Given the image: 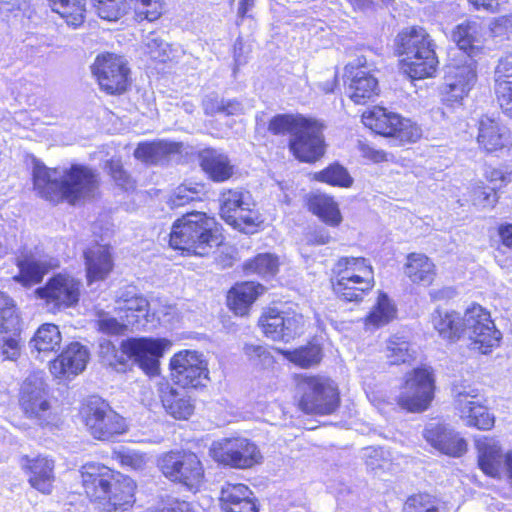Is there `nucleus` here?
Returning a JSON list of instances; mask_svg holds the SVG:
<instances>
[{
  "instance_id": "f257e3e1",
  "label": "nucleus",
  "mask_w": 512,
  "mask_h": 512,
  "mask_svg": "<svg viewBox=\"0 0 512 512\" xmlns=\"http://www.w3.org/2000/svg\"><path fill=\"white\" fill-rule=\"evenodd\" d=\"M33 189L39 197L53 205H81L99 194L100 177L96 169L85 164H71L62 174L57 168L35 163Z\"/></svg>"
},
{
  "instance_id": "f03ea898",
  "label": "nucleus",
  "mask_w": 512,
  "mask_h": 512,
  "mask_svg": "<svg viewBox=\"0 0 512 512\" xmlns=\"http://www.w3.org/2000/svg\"><path fill=\"white\" fill-rule=\"evenodd\" d=\"M324 123L301 113H279L270 118L267 130L275 136L290 134L288 149L300 163L315 164L327 152Z\"/></svg>"
},
{
  "instance_id": "7ed1b4c3",
  "label": "nucleus",
  "mask_w": 512,
  "mask_h": 512,
  "mask_svg": "<svg viewBox=\"0 0 512 512\" xmlns=\"http://www.w3.org/2000/svg\"><path fill=\"white\" fill-rule=\"evenodd\" d=\"M81 477L86 495L101 503L105 512L126 511L135 501V482L107 466L86 464L82 467Z\"/></svg>"
},
{
  "instance_id": "20e7f679",
  "label": "nucleus",
  "mask_w": 512,
  "mask_h": 512,
  "mask_svg": "<svg viewBox=\"0 0 512 512\" xmlns=\"http://www.w3.org/2000/svg\"><path fill=\"white\" fill-rule=\"evenodd\" d=\"M501 339L502 333L482 306L473 304L463 315L450 312V342L463 341L470 352L486 355L500 345Z\"/></svg>"
},
{
  "instance_id": "39448f33",
  "label": "nucleus",
  "mask_w": 512,
  "mask_h": 512,
  "mask_svg": "<svg viewBox=\"0 0 512 512\" xmlns=\"http://www.w3.org/2000/svg\"><path fill=\"white\" fill-rule=\"evenodd\" d=\"M397 54L401 72L410 80H424L436 76L439 60L435 46L426 32L419 26L402 30L397 38Z\"/></svg>"
},
{
  "instance_id": "423d86ee",
  "label": "nucleus",
  "mask_w": 512,
  "mask_h": 512,
  "mask_svg": "<svg viewBox=\"0 0 512 512\" xmlns=\"http://www.w3.org/2000/svg\"><path fill=\"white\" fill-rule=\"evenodd\" d=\"M483 34L482 24L477 20H465L458 24L452 38L459 51L466 55L465 63L450 71V108L451 102H459L467 96L476 80L473 54L478 50Z\"/></svg>"
},
{
  "instance_id": "0eeeda50",
  "label": "nucleus",
  "mask_w": 512,
  "mask_h": 512,
  "mask_svg": "<svg viewBox=\"0 0 512 512\" xmlns=\"http://www.w3.org/2000/svg\"><path fill=\"white\" fill-rule=\"evenodd\" d=\"M360 119L371 132L393 139L399 145L416 143L422 136V130L416 122L382 105L367 108L360 115Z\"/></svg>"
},
{
  "instance_id": "6e6552de",
  "label": "nucleus",
  "mask_w": 512,
  "mask_h": 512,
  "mask_svg": "<svg viewBox=\"0 0 512 512\" xmlns=\"http://www.w3.org/2000/svg\"><path fill=\"white\" fill-rule=\"evenodd\" d=\"M99 89L110 96H120L131 88V69L120 55L111 52L98 54L91 66Z\"/></svg>"
},
{
  "instance_id": "1a4fd4ad",
  "label": "nucleus",
  "mask_w": 512,
  "mask_h": 512,
  "mask_svg": "<svg viewBox=\"0 0 512 512\" xmlns=\"http://www.w3.org/2000/svg\"><path fill=\"white\" fill-rule=\"evenodd\" d=\"M81 413L88 432L97 440L110 441L127 431L125 419L99 397H90Z\"/></svg>"
},
{
  "instance_id": "9d476101",
  "label": "nucleus",
  "mask_w": 512,
  "mask_h": 512,
  "mask_svg": "<svg viewBox=\"0 0 512 512\" xmlns=\"http://www.w3.org/2000/svg\"><path fill=\"white\" fill-rule=\"evenodd\" d=\"M346 95L355 105L365 106L381 95V87L374 72L368 69L365 56H359L344 66Z\"/></svg>"
},
{
  "instance_id": "9b49d317",
  "label": "nucleus",
  "mask_w": 512,
  "mask_h": 512,
  "mask_svg": "<svg viewBox=\"0 0 512 512\" xmlns=\"http://www.w3.org/2000/svg\"><path fill=\"white\" fill-rule=\"evenodd\" d=\"M298 388L302 393L300 407L308 414L328 415L339 405L337 388L328 378L304 376Z\"/></svg>"
},
{
  "instance_id": "f8f14e48",
  "label": "nucleus",
  "mask_w": 512,
  "mask_h": 512,
  "mask_svg": "<svg viewBox=\"0 0 512 512\" xmlns=\"http://www.w3.org/2000/svg\"><path fill=\"white\" fill-rule=\"evenodd\" d=\"M170 340L165 338H129L121 342L122 355L115 361L124 364V355L132 359L147 375L155 376L159 371L160 358L165 350L171 347Z\"/></svg>"
},
{
  "instance_id": "ddd939ff",
  "label": "nucleus",
  "mask_w": 512,
  "mask_h": 512,
  "mask_svg": "<svg viewBox=\"0 0 512 512\" xmlns=\"http://www.w3.org/2000/svg\"><path fill=\"white\" fill-rule=\"evenodd\" d=\"M159 467L165 477L191 491H198L203 484L204 469L194 453H166L160 458Z\"/></svg>"
},
{
  "instance_id": "4468645a",
  "label": "nucleus",
  "mask_w": 512,
  "mask_h": 512,
  "mask_svg": "<svg viewBox=\"0 0 512 512\" xmlns=\"http://www.w3.org/2000/svg\"><path fill=\"white\" fill-rule=\"evenodd\" d=\"M210 455L219 464L236 469L251 468L262 459L256 444L244 437L214 441L210 447Z\"/></svg>"
},
{
  "instance_id": "2eb2a0df",
  "label": "nucleus",
  "mask_w": 512,
  "mask_h": 512,
  "mask_svg": "<svg viewBox=\"0 0 512 512\" xmlns=\"http://www.w3.org/2000/svg\"><path fill=\"white\" fill-rule=\"evenodd\" d=\"M223 236L214 229H206L205 226H172L169 245L174 250L182 253L207 255L209 249L221 245Z\"/></svg>"
},
{
  "instance_id": "dca6fc26",
  "label": "nucleus",
  "mask_w": 512,
  "mask_h": 512,
  "mask_svg": "<svg viewBox=\"0 0 512 512\" xmlns=\"http://www.w3.org/2000/svg\"><path fill=\"white\" fill-rule=\"evenodd\" d=\"M434 397V378L429 368H417L406 375L398 404L409 412H422Z\"/></svg>"
},
{
  "instance_id": "f3484780",
  "label": "nucleus",
  "mask_w": 512,
  "mask_h": 512,
  "mask_svg": "<svg viewBox=\"0 0 512 512\" xmlns=\"http://www.w3.org/2000/svg\"><path fill=\"white\" fill-rule=\"evenodd\" d=\"M451 392L454 396V410L466 426L483 431L491 430L494 427V415L481 403L475 390H467L464 386L454 385Z\"/></svg>"
},
{
  "instance_id": "a211bd4d",
  "label": "nucleus",
  "mask_w": 512,
  "mask_h": 512,
  "mask_svg": "<svg viewBox=\"0 0 512 512\" xmlns=\"http://www.w3.org/2000/svg\"><path fill=\"white\" fill-rule=\"evenodd\" d=\"M21 325L14 300L0 291V353L15 361L21 354Z\"/></svg>"
},
{
  "instance_id": "6ab92c4d",
  "label": "nucleus",
  "mask_w": 512,
  "mask_h": 512,
  "mask_svg": "<svg viewBox=\"0 0 512 512\" xmlns=\"http://www.w3.org/2000/svg\"><path fill=\"white\" fill-rule=\"evenodd\" d=\"M53 313L74 306L80 296V282L66 274H57L35 291Z\"/></svg>"
},
{
  "instance_id": "aec40b11",
  "label": "nucleus",
  "mask_w": 512,
  "mask_h": 512,
  "mask_svg": "<svg viewBox=\"0 0 512 512\" xmlns=\"http://www.w3.org/2000/svg\"><path fill=\"white\" fill-rule=\"evenodd\" d=\"M259 325L267 338L290 342L304 331V318L294 311L269 308L259 319Z\"/></svg>"
},
{
  "instance_id": "412c9836",
  "label": "nucleus",
  "mask_w": 512,
  "mask_h": 512,
  "mask_svg": "<svg viewBox=\"0 0 512 512\" xmlns=\"http://www.w3.org/2000/svg\"><path fill=\"white\" fill-rule=\"evenodd\" d=\"M171 377L182 388H197L208 378L203 355L197 351H180L170 360Z\"/></svg>"
},
{
  "instance_id": "4be33fe9",
  "label": "nucleus",
  "mask_w": 512,
  "mask_h": 512,
  "mask_svg": "<svg viewBox=\"0 0 512 512\" xmlns=\"http://www.w3.org/2000/svg\"><path fill=\"white\" fill-rule=\"evenodd\" d=\"M475 446L479 468L492 478L505 476L512 484V450L503 453L497 440L485 436L477 439Z\"/></svg>"
},
{
  "instance_id": "5701e85b",
  "label": "nucleus",
  "mask_w": 512,
  "mask_h": 512,
  "mask_svg": "<svg viewBox=\"0 0 512 512\" xmlns=\"http://www.w3.org/2000/svg\"><path fill=\"white\" fill-rule=\"evenodd\" d=\"M20 406L29 418L46 422L50 416V402L44 382L36 377L27 378L21 388Z\"/></svg>"
},
{
  "instance_id": "b1692460",
  "label": "nucleus",
  "mask_w": 512,
  "mask_h": 512,
  "mask_svg": "<svg viewBox=\"0 0 512 512\" xmlns=\"http://www.w3.org/2000/svg\"><path fill=\"white\" fill-rule=\"evenodd\" d=\"M249 193L243 188H225L220 192L219 215L226 224H255L250 216L247 199Z\"/></svg>"
},
{
  "instance_id": "393cba45",
  "label": "nucleus",
  "mask_w": 512,
  "mask_h": 512,
  "mask_svg": "<svg viewBox=\"0 0 512 512\" xmlns=\"http://www.w3.org/2000/svg\"><path fill=\"white\" fill-rule=\"evenodd\" d=\"M88 359L89 352L84 346L71 343L50 363V371L60 380H69L84 371Z\"/></svg>"
},
{
  "instance_id": "a878e982",
  "label": "nucleus",
  "mask_w": 512,
  "mask_h": 512,
  "mask_svg": "<svg viewBox=\"0 0 512 512\" xmlns=\"http://www.w3.org/2000/svg\"><path fill=\"white\" fill-rule=\"evenodd\" d=\"M201 171L213 183H224L235 175V165L225 153L212 147L201 149L196 154Z\"/></svg>"
},
{
  "instance_id": "bb28decb",
  "label": "nucleus",
  "mask_w": 512,
  "mask_h": 512,
  "mask_svg": "<svg viewBox=\"0 0 512 512\" xmlns=\"http://www.w3.org/2000/svg\"><path fill=\"white\" fill-rule=\"evenodd\" d=\"M477 142L485 152L494 153L512 146V134L500 121L483 116L478 122Z\"/></svg>"
},
{
  "instance_id": "cd10ccee",
  "label": "nucleus",
  "mask_w": 512,
  "mask_h": 512,
  "mask_svg": "<svg viewBox=\"0 0 512 512\" xmlns=\"http://www.w3.org/2000/svg\"><path fill=\"white\" fill-rule=\"evenodd\" d=\"M21 467L29 475L28 482L30 485L43 494H50L54 482V461L45 457H29L21 458Z\"/></svg>"
},
{
  "instance_id": "c85d7f7f",
  "label": "nucleus",
  "mask_w": 512,
  "mask_h": 512,
  "mask_svg": "<svg viewBox=\"0 0 512 512\" xmlns=\"http://www.w3.org/2000/svg\"><path fill=\"white\" fill-rule=\"evenodd\" d=\"M118 314H122L127 324L131 327H139L149 311V302L145 297L139 295L134 288L127 287L118 292L117 299Z\"/></svg>"
},
{
  "instance_id": "c756f323",
  "label": "nucleus",
  "mask_w": 512,
  "mask_h": 512,
  "mask_svg": "<svg viewBox=\"0 0 512 512\" xmlns=\"http://www.w3.org/2000/svg\"><path fill=\"white\" fill-rule=\"evenodd\" d=\"M56 265V261L46 255H25L17 259L19 273L13 279L23 286H31L41 282L44 275Z\"/></svg>"
},
{
  "instance_id": "7c9ffc66",
  "label": "nucleus",
  "mask_w": 512,
  "mask_h": 512,
  "mask_svg": "<svg viewBox=\"0 0 512 512\" xmlns=\"http://www.w3.org/2000/svg\"><path fill=\"white\" fill-rule=\"evenodd\" d=\"M224 512H257L253 493L248 486L240 483H225L220 494Z\"/></svg>"
},
{
  "instance_id": "2f4dec72",
  "label": "nucleus",
  "mask_w": 512,
  "mask_h": 512,
  "mask_svg": "<svg viewBox=\"0 0 512 512\" xmlns=\"http://www.w3.org/2000/svg\"><path fill=\"white\" fill-rule=\"evenodd\" d=\"M333 272L334 277L360 282L362 285L375 284L373 268L363 257H342L335 264Z\"/></svg>"
},
{
  "instance_id": "473e14b6",
  "label": "nucleus",
  "mask_w": 512,
  "mask_h": 512,
  "mask_svg": "<svg viewBox=\"0 0 512 512\" xmlns=\"http://www.w3.org/2000/svg\"><path fill=\"white\" fill-rule=\"evenodd\" d=\"M89 283L104 280L113 269V260L108 246L96 244L84 252Z\"/></svg>"
},
{
  "instance_id": "72a5a7b5",
  "label": "nucleus",
  "mask_w": 512,
  "mask_h": 512,
  "mask_svg": "<svg viewBox=\"0 0 512 512\" xmlns=\"http://www.w3.org/2000/svg\"><path fill=\"white\" fill-rule=\"evenodd\" d=\"M161 402L166 412L175 419H188L194 411V405L185 390H178L168 384L161 388Z\"/></svg>"
},
{
  "instance_id": "f704fd0d",
  "label": "nucleus",
  "mask_w": 512,
  "mask_h": 512,
  "mask_svg": "<svg viewBox=\"0 0 512 512\" xmlns=\"http://www.w3.org/2000/svg\"><path fill=\"white\" fill-rule=\"evenodd\" d=\"M207 194L205 182L185 179L170 193L167 205L171 209L183 207L193 202L203 201Z\"/></svg>"
},
{
  "instance_id": "c9c22d12",
  "label": "nucleus",
  "mask_w": 512,
  "mask_h": 512,
  "mask_svg": "<svg viewBox=\"0 0 512 512\" xmlns=\"http://www.w3.org/2000/svg\"><path fill=\"white\" fill-rule=\"evenodd\" d=\"M263 291V286L254 282L238 283L228 292V306L235 314L246 315L250 306Z\"/></svg>"
},
{
  "instance_id": "e433bc0d",
  "label": "nucleus",
  "mask_w": 512,
  "mask_h": 512,
  "mask_svg": "<svg viewBox=\"0 0 512 512\" xmlns=\"http://www.w3.org/2000/svg\"><path fill=\"white\" fill-rule=\"evenodd\" d=\"M308 211L326 224H340L342 215L339 204L332 195L313 193L306 198Z\"/></svg>"
},
{
  "instance_id": "4c0bfd02",
  "label": "nucleus",
  "mask_w": 512,
  "mask_h": 512,
  "mask_svg": "<svg viewBox=\"0 0 512 512\" xmlns=\"http://www.w3.org/2000/svg\"><path fill=\"white\" fill-rule=\"evenodd\" d=\"M404 274L417 284L429 285L435 275L433 262L422 253H410L404 265Z\"/></svg>"
},
{
  "instance_id": "58836bf2",
  "label": "nucleus",
  "mask_w": 512,
  "mask_h": 512,
  "mask_svg": "<svg viewBox=\"0 0 512 512\" xmlns=\"http://www.w3.org/2000/svg\"><path fill=\"white\" fill-rule=\"evenodd\" d=\"M397 314L394 302L385 293H379L375 304L365 318L367 330H375L391 322Z\"/></svg>"
},
{
  "instance_id": "ea45409f",
  "label": "nucleus",
  "mask_w": 512,
  "mask_h": 512,
  "mask_svg": "<svg viewBox=\"0 0 512 512\" xmlns=\"http://www.w3.org/2000/svg\"><path fill=\"white\" fill-rule=\"evenodd\" d=\"M312 180L342 189H349L354 185V178L348 169L338 161L329 163L323 169L315 172L312 175Z\"/></svg>"
},
{
  "instance_id": "a19ab883",
  "label": "nucleus",
  "mask_w": 512,
  "mask_h": 512,
  "mask_svg": "<svg viewBox=\"0 0 512 512\" xmlns=\"http://www.w3.org/2000/svg\"><path fill=\"white\" fill-rule=\"evenodd\" d=\"M51 10L74 28L80 27L86 18V0H49Z\"/></svg>"
},
{
  "instance_id": "79ce46f5",
  "label": "nucleus",
  "mask_w": 512,
  "mask_h": 512,
  "mask_svg": "<svg viewBox=\"0 0 512 512\" xmlns=\"http://www.w3.org/2000/svg\"><path fill=\"white\" fill-rule=\"evenodd\" d=\"M61 341L62 336L58 326L45 323L37 329L30 345L38 353H49L58 351Z\"/></svg>"
},
{
  "instance_id": "37998d69",
  "label": "nucleus",
  "mask_w": 512,
  "mask_h": 512,
  "mask_svg": "<svg viewBox=\"0 0 512 512\" xmlns=\"http://www.w3.org/2000/svg\"><path fill=\"white\" fill-rule=\"evenodd\" d=\"M332 286L335 294L344 301H361L374 285L334 277Z\"/></svg>"
},
{
  "instance_id": "c03bdc74",
  "label": "nucleus",
  "mask_w": 512,
  "mask_h": 512,
  "mask_svg": "<svg viewBox=\"0 0 512 512\" xmlns=\"http://www.w3.org/2000/svg\"><path fill=\"white\" fill-rule=\"evenodd\" d=\"M137 22H155L165 12L164 0H128Z\"/></svg>"
},
{
  "instance_id": "a18cd8bd",
  "label": "nucleus",
  "mask_w": 512,
  "mask_h": 512,
  "mask_svg": "<svg viewBox=\"0 0 512 512\" xmlns=\"http://www.w3.org/2000/svg\"><path fill=\"white\" fill-rule=\"evenodd\" d=\"M414 355V349L403 336L393 335L387 340L386 357L391 364L409 362Z\"/></svg>"
},
{
  "instance_id": "49530a36",
  "label": "nucleus",
  "mask_w": 512,
  "mask_h": 512,
  "mask_svg": "<svg viewBox=\"0 0 512 512\" xmlns=\"http://www.w3.org/2000/svg\"><path fill=\"white\" fill-rule=\"evenodd\" d=\"M277 351L290 362L302 368H309L321 360V349L317 345H309L293 351L283 349H277Z\"/></svg>"
},
{
  "instance_id": "de8ad7c7",
  "label": "nucleus",
  "mask_w": 512,
  "mask_h": 512,
  "mask_svg": "<svg viewBox=\"0 0 512 512\" xmlns=\"http://www.w3.org/2000/svg\"><path fill=\"white\" fill-rule=\"evenodd\" d=\"M168 145L164 142H141L134 150V156L147 165H156L169 153Z\"/></svg>"
},
{
  "instance_id": "09e8293b",
  "label": "nucleus",
  "mask_w": 512,
  "mask_h": 512,
  "mask_svg": "<svg viewBox=\"0 0 512 512\" xmlns=\"http://www.w3.org/2000/svg\"><path fill=\"white\" fill-rule=\"evenodd\" d=\"M278 258L270 253L258 254L244 265L247 273H255L263 277H272L278 272Z\"/></svg>"
},
{
  "instance_id": "8fccbe9b",
  "label": "nucleus",
  "mask_w": 512,
  "mask_h": 512,
  "mask_svg": "<svg viewBox=\"0 0 512 512\" xmlns=\"http://www.w3.org/2000/svg\"><path fill=\"white\" fill-rule=\"evenodd\" d=\"M424 437L441 454H448V434L445 423H428L425 428Z\"/></svg>"
},
{
  "instance_id": "3c124183",
  "label": "nucleus",
  "mask_w": 512,
  "mask_h": 512,
  "mask_svg": "<svg viewBox=\"0 0 512 512\" xmlns=\"http://www.w3.org/2000/svg\"><path fill=\"white\" fill-rule=\"evenodd\" d=\"M112 458L122 467L134 470L142 469L147 462V457L144 453L127 447L115 449L112 453Z\"/></svg>"
},
{
  "instance_id": "603ef678",
  "label": "nucleus",
  "mask_w": 512,
  "mask_h": 512,
  "mask_svg": "<svg viewBox=\"0 0 512 512\" xmlns=\"http://www.w3.org/2000/svg\"><path fill=\"white\" fill-rule=\"evenodd\" d=\"M243 353L255 367L269 368L275 362L273 355L265 345L246 343L243 347Z\"/></svg>"
},
{
  "instance_id": "864d4df0",
  "label": "nucleus",
  "mask_w": 512,
  "mask_h": 512,
  "mask_svg": "<svg viewBox=\"0 0 512 512\" xmlns=\"http://www.w3.org/2000/svg\"><path fill=\"white\" fill-rule=\"evenodd\" d=\"M241 104L237 100H221L217 98L208 99L204 103V113L208 116L223 114L225 116H233L239 114Z\"/></svg>"
},
{
  "instance_id": "5fc2aeb1",
  "label": "nucleus",
  "mask_w": 512,
  "mask_h": 512,
  "mask_svg": "<svg viewBox=\"0 0 512 512\" xmlns=\"http://www.w3.org/2000/svg\"><path fill=\"white\" fill-rule=\"evenodd\" d=\"M405 512H439L436 500L428 494L413 495L404 504Z\"/></svg>"
},
{
  "instance_id": "6e6d98bb",
  "label": "nucleus",
  "mask_w": 512,
  "mask_h": 512,
  "mask_svg": "<svg viewBox=\"0 0 512 512\" xmlns=\"http://www.w3.org/2000/svg\"><path fill=\"white\" fill-rule=\"evenodd\" d=\"M108 174L112 180L120 188L124 190H130L135 188V181L131 175L126 171L123 164L120 161L109 160L107 162Z\"/></svg>"
},
{
  "instance_id": "4d7b16f0",
  "label": "nucleus",
  "mask_w": 512,
  "mask_h": 512,
  "mask_svg": "<svg viewBox=\"0 0 512 512\" xmlns=\"http://www.w3.org/2000/svg\"><path fill=\"white\" fill-rule=\"evenodd\" d=\"M470 197L475 206L482 208L493 207L498 199L495 188L485 186L475 187Z\"/></svg>"
},
{
  "instance_id": "13d9d810",
  "label": "nucleus",
  "mask_w": 512,
  "mask_h": 512,
  "mask_svg": "<svg viewBox=\"0 0 512 512\" xmlns=\"http://www.w3.org/2000/svg\"><path fill=\"white\" fill-rule=\"evenodd\" d=\"M98 15L108 21H116L122 15L117 0H93Z\"/></svg>"
},
{
  "instance_id": "bf43d9fd",
  "label": "nucleus",
  "mask_w": 512,
  "mask_h": 512,
  "mask_svg": "<svg viewBox=\"0 0 512 512\" xmlns=\"http://www.w3.org/2000/svg\"><path fill=\"white\" fill-rule=\"evenodd\" d=\"M121 321H118L116 318L103 316L98 320L99 330L103 333L117 335L124 331V329L131 327L130 324H127L124 316L119 314Z\"/></svg>"
},
{
  "instance_id": "052dcab7",
  "label": "nucleus",
  "mask_w": 512,
  "mask_h": 512,
  "mask_svg": "<svg viewBox=\"0 0 512 512\" xmlns=\"http://www.w3.org/2000/svg\"><path fill=\"white\" fill-rule=\"evenodd\" d=\"M496 85L500 83L512 86V54L502 57L495 69Z\"/></svg>"
},
{
  "instance_id": "680f3d73",
  "label": "nucleus",
  "mask_w": 512,
  "mask_h": 512,
  "mask_svg": "<svg viewBox=\"0 0 512 512\" xmlns=\"http://www.w3.org/2000/svg\"><path fill=\"white\" fill-rule=\"evenodd\" d=\"M362 158L372 163H383L388 160V154L382 149H376L367 141H360L357 146Z\"/></svg>"
},
{
  "instance_id": "e2e57ef3",
  "label": "nucleus",
  "mask_w": 512,
  "mask_h": 512,
  "mask_svg": "<svg viewBox=\"0 0 512 512\" xmlns=\"http://www.w3.org/2000/svg\"><path fill=\"white\" fill-rule=\"evenodd\" d=\"M495 91L503 113L512 118V86L500 83L495 85Z\"/></svg>"
},
{
  "instance_id": "0e129e2a",
  "label": "nucleus",
  "mask_w": 512,
  "mask_h": 512,
  "mask_svg": "<svg viewBox=\"0 0 512 512\" xmlns=\"http://www.w3.org/2000/svg\"><path fill=\"white\" fill-rule=\"evenodd\" d=\"M448 309L446 307H438L432 313L431 322L434 329L444 339L448 336Z\"/></svg>"
},
{
  "instance_id": "69168bd1",
  "label": "nucleus",
  "mask_w": 512,
  "mask_h": 512,
  "mask_svg": "<svg viewBox=\"0 0 512 512\" xmlns=\"http://www.w3.org/2000/svg\"><path fill=\"white\" fill-rule=\"evenodd\" d=\"M209 221H215V216L208 215L203 211L192 210L177 218L173 224H206Z\"/></svg>"
},
{
  "instance_id": "338daca9",
  "label": "nucleus",
  "mask_w": 512,
  "mask_h": 512,
  "mask_svg": "<svg viewBox=\"0 0 512 512\" xmlns=\"http://www.w3.org/2000/svg\"><path fill=\"white\" fill-rule=\"evenodd\" d=\"M488 178L494 184L493 188H501L512 181V172L503 168L492 169Z\"/></svg>"
},
{
  "instance_id": "774afa93",
  "label": "nucleus",
  "mask_w": 512,
  "mask_h": 512,
  "mask_svg": "<svg viewBox=\"0 0 512 512\" xmlns=\"http://www.w3.org/2000/svg\"><path fill=\"white\" fill-rule=\"evenodd\" d=\"M146 512H194V510L186 501L171 500L162 508L149 509Z\"/></svg>"
}]
</instances>
